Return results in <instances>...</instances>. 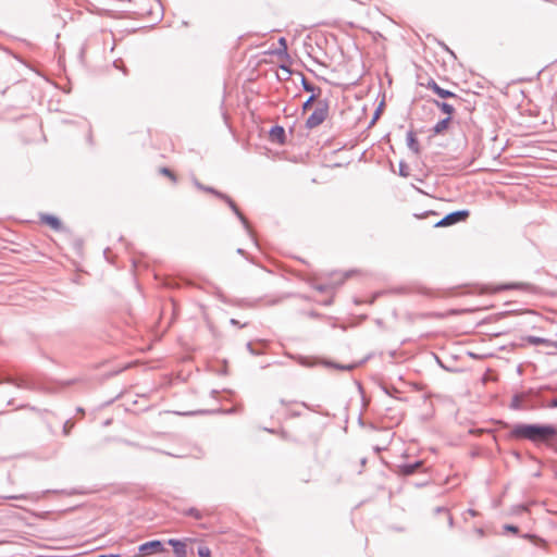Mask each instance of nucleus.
Listing matches in <instances>:
<instances>
[{
	"mask_svg": "<svg viewBox=\"0 0 557 557\" xmlns=\"http://www.w3.org/2000/svg\"><path fill=\"white\" fill-rule=\"evenodd\" d=\"M423 462L421 460L414 461L412 463H404L398 466V472L401 475H411L413 474L419 468H421Z\"/></svg>",
	"mask_w": 557,
	"mask_h": 557,
	"instance_id": "obj_12",
	"label": "nucleus"
},
{
	"mask_svg": "<svg viewBox=\"0 0 557 557\" xmlns=\"http://www.w3.org/2000/svg\"><path fill=\"white\" fill-rule=\"evenodd\" d=\"M198 555L199 557H212L211 550L208 546H199L198 547Z\"/></svg>",
	"mask_w": 557,
	"mask_h": 557,
	"instance_id": "obj_24",
	"label": "nucleus"
},
{
	"mask_svg": "<svg viewBox=\"0 0 557 557\" xmlns=\"http://www.w3.org/2000/svg\"><path fill=\"white\" fill-rule=\"evenodd\" d=\"M550 406L552 407H556L557 408V398H554L550 403Z\"/></svg>",
	"mask_w": 557,
	"mask_h": 557,
	"instance_id": "obj_36",
	"label": "nucleus"
},
{
	"mask_svg": "<svg viewBox=\"0 0 557 557\" xmlns=\"http://www.w3.org/2000/svg\"><path fill=\"white\" fill-rule=\"evenodd\" d=\"M73 426L74 423L71 420L65 421L63 425V434L67 436L71 433Z\"/></svg>",
	"mask_w": 557,
	"mask_h": 557,
	"instance_id": "obj_25",
	"label": "nucleus"
},
{
	"mask_svg": "<svg viewBox=\"0 0 557 557\" xmlns=\"http://www.w3.org/2000/svg\"><path fill=\"white\" fill-rule=\"evenodd\" d=\"M186 541H191L190 539H186L185 541L176 540V539H170L168 541V544L173 547L174 554L176 557H186L187 555V546Z\"/></svg>",
	"mask_w": 557,
	"mask_h": 557,
	"instance_id": "obj_10",
	"label": "nucleus"
},
{
	"mask_svg": "<svg viewBox=\"0 0 557 557\" xmlns=\"http://www.w3.org/2000/svg\"><path fill=\"white\" fill-rule=\"evenodd\" d=\"M425 214H429V212H425ZM430 214H434V215H436V212H434V211H430Z\"/></svg>",
	"mask_w": 557,
	"mask_h": 557,
	"instance_id": "obj_42",
	"label": "nucleus"
},
{
	"mask_svg": "<svg viewBox=\"0 0 557 557\" xmlns=\"http://www.w3.org/2000/svg\"><path fill=\"white\" fill-rule=\"evenodd\" d=\"M552 295H557V292H552Z\"/></svg>",
	"mask_w": 557,
	"mask_h": 557,
	"instance_id": "obj_45",
	"label": "nucleus"
},
{
	"mask_svg": "<svg viewBox=\"0 0 557 557\" xmlns=\"http://www.w3.org/2000/svg\"><path fill=\"white\" fill-rule=\"evenodd\" d=\"M247 349L248 351L251 354V355H255V356H258L261 354V351L259 350H256L253 347H252V344L251 343H247Z\"/></svg>",
	"mask_w": 557,
	"mask_h": 557,
	"instance_id": "obj_28",
	"label": "nucleus"
},
{
	"mask_svg": "<svg viewBox=\"0 0 557 557\" xmlns=\"http://www.w3.org/2000/svg\"><path fill=\"white\" fill-rule=\"evenodd\" d=\"M447 517H448V523H449V527H453V524H454V519H453V517H451V515H450L449 512L447 513Z\"/></svg>",
	"mask_w": 557,
	"mask_h": 557,
	"instance_id": "obj_35",
	"label": "nucleus"
},
{
	"mask_svg": "<svg viewBox=\"0 0 557 557\" xmlns=\"http://www.w3.org/2000/svg\"><path fill=\"white\" fill-rule=\"evenodd\" d=\"M301 85H302V88H304V90H305V91H308V92H310L311 95H312V94H317L318 96H320V94H321V88H320V87L314 86L313 84H311L310 82H308L305 77H302Z\"/></svg>",
	"mask_w": 557,
	"mask_h": 557,
	"instance_id": "obj_17",
	"label": "nucleus"
},
{
	"mask_svg": "<svg viewBox=\"0 0 557 557\" xmlns=\"http://www.w3.org/2000/svg\"><path fill=\"white\" fill-rule=\"evenodd\" d=\"M451 121L450 116H446L445 119L440 120L433 127L434 134H441L443 133L449 125Z\"/></svg>",
	"mask_w": 557,
	"mask_h": 557,
	"instance_id": "obj_16",
	"label": "nucleus"
},
{
	"mask_svg": "<svg viewBox=\"0 0 557 557\" xmlns=\"http://www.w3.org/2000/svg\"><path fill=\"white\" fill-rule=\"evenodd\" d=\"M5 382L23 389L34 391L37 388L36 383L28 377H8Z\"/></svg>",
	"mask_w": 557,
	"mask_h": 557,
	"instance_id": "obj_9",
	"label": "nucleus"
},
{
	"mask_svg": "<svg viewBox=\"0 0 557 557\" xmlns=\"http://www.w3.org/2000/svg\"><path fill=\"white\" fill-rule=\"evenodd\" d=\"M445 47V50L448 51L450 54L454 55V52L451 50H449V48L447 46H444Z\"/></svg>",
	"mask_w": 557,
	"mask_h": 557,
	"instance_id": "obj_40",
	"label": "nucleus"
},
{
	"mask_svg": "<svg viewBox=\"0 0 557 557\" xmlns=\"http://www.w3.org/2000/svg\"><path fill=\"white\" fill-rule=\"evenodd\" d=\"M523 395L522 394H515L511 398L510 408L513 410H520L523 409Z\"/></svg>",
	"mask_w": 557,
	"mask_h": 557,
	"instance_id": "obj_18",
	"label": "nucleus"
},
{
	"mask_svg": "<svg viewBox=\"0 0 557 557\" xmlns=\"http://www.w3.org/2000/svg\"><path fill=\"white\" fill-rule=\"evenodd\" d=\"M194 184L195 186L200 189V190H203V191H207V193H210L212 195H214L215 197H218V194H221V191H219L218 189L213 188V187H210V186H205L202 185L199 181L197 180H194Z\"/></svg>",
	"mask_w": 557,
	"mask_h": 557,
	"instance_id": "obj_19",
	"label": "nucleus"
},
{
	"mask_svg": "<svg viewBox=\"0 0 557 557\" xmlns=\"http://www.w3.org/2000/svg\"><path fill=\"white\" fill-rule=\"evenodd\" d=\"M519 509L520 510H525V507L524 506H519Z\"/></svg>",
	"mask_w": 557,
	"mask_h": 557,
	"instance_id": "obj_43",
	"label": "nucleus"
},
{
	"mask_svg": "<svg viewBox=\"0 0 557 557\" xmlns=\"http://www.w3.org/2000/svg\"><path fill=\"white\" fill-rule=\"evenodd\" d=\"M109 251H110V249H109V248L104 249V250H103V256H104V258H106L107 260H109V261H110Z\"/></svg>",
	"mask_w": 557,
	"mask_h": 557,
	"instance_id": "obj_34",
	"label": "nucleus"
},
{
	"mask_svg": "<svg viewBox=\"0 0 557 557\" xmlns=\"http://www.w3.org/2000/svg\"><path fill=\"white\" fill-rule=\"evenodd\" d=\"M426 87L431 89L434 94H436L440 98L443 99H453L455 103H461V98L455 92L442 88L434 79H430L426 84Z\"/></svg>",
	"mask_w": 557,
	"mask_h": 557,
	"instance_id": "obj_6",
	"label": "nucleus"
},
{
	"mask_svg": "<svg viewBox=\"0 0 557 557\" xmlns=\"http://www.w3.org/2000/svg\"><path fill=\"white\" fill-rule=\"evenodd\" d=\"M524 539H528L530 540L531 542H533L535 545H540V544H544V541L539 537L537 535L535 534H530V533H527V534H523L522 535Z\"/></svg>",
	"mask_w": 557,
	"mask_h": 557,
	"instance_id": "obj_22",
	"label": "nucleus"
},
{
	"mask_svg": "<svg viewBox=\"0 0 557 557\" xmlns=\"http://www.w3.org/2000/svg\"><path fill=\"white\" fill-rule=\"evenodd\" d=\"M231 324L239 325V322L236 319H231Z\"/></svg>",
	"mask_w": 557,
	"mask_h": 557,
	"instance_id": "obj_37",
	"label": "nucleus"
},
{
	"mask_svg": "<svg viewBox=\"0 0 557 557\" xmlns=\"http://www.w3.org/2000/svg\"><path fill=\"white\" fill-rule=\"evenodd\" d=\"M380 112H381V108H377L376 111L374 112V115H373V119H372V123L377 119Z\"/></svg>",
	"mask_w": 557,
	"mask_h": 557,
	"instance_id": "obj_33",
	"label": "nucleus"
},
{
	"mask_svg": "<svg viewBox=\"0 0 557 557\" xmlns=\"http://www.w3.org/2000/svg\"><path fill=\"white\" fill-rule=\"evenodd\" d=\"M329 110L330 104L329 101L325 100H318L317 107L313 110V112L309 115V117L306 121V127L308 129L315 128L317 126L321 125L326 117L329 116Z\"/></svg>",
	"mask_w": 557,
	"mask_h": 557,
	"instance_id": "obj_2",
	"label": "nucleus"
},
{
	"mask_svg": "<svg viewBox=\"0 0 557 557\" xmlns=\"http://www.w3.org/2000/svg\"><path fill=\"white\" fill-rule=\"evenodd\" d=\"M318 98L319 96L317 94L310 95L309 98L302 103V111L309 110Z\"/></svg>",
	"mask_w": 557,
	"mask_h": 557,
	"instance_id": "obj_20",
	"label": "nucleus"
},
{
	"mask_svg": "<svg viewBox=\"0 0 557 557\" xmlns=\"http://www.w3.org/2000/svg\"><path fill=\"white\" fill-rule=\"evenodd\" d=\"M470 215V211L468 209L456 210L447 213L442 219L434 223L435 227H446L451 226L460 222H465Z\"/></svg>",
	"mask_w": 557,
	"mask_h": 557,
	"instance_id": "obj_3",
	"label": "nucleus"
},
{
	"mask_svg": "<svg viewBox=\"0 0 557 557\" xmlns=\"http://www.w3.org/2000/svg\"><path fill=\"white\" fill-rule=\"evenodd\" d=\"M7 499H26V495H15V496H7Z\"/></svg>",
	"mask_w": 557,
	"mask_h": 557,
	"instance_id": "obj_30",
	"label": "nucleus"
},
{
	"mask_svg": "<svg viewBox=\"0 0 557 557\" xmlns=\"http://www.w3.org/2000/svg\"><path fill=\"white\" fill-rule=\"evenodd\" d=\"M278 44H280L281 46H283L284 51H286V49H287V45H286V39H285L284 37H281V38L278 39Z\"/></svg>",
	"mask_w": 557,
	"mask_h": 557,
	"instance_id": "obj_31",
	"label": "nucleus"
},
{
	"mask_svg": "<svg viewBox=\"0 0 557 557\" xmlns=\"http://www.w3.org/2000/svg\"><path fill=\"white\" fill-rule=\"evenodd\" d=\"M270 140L280 145L285 144L286 133L283 126L274 125L269 132Z\"/></svg>",
	"mask_w": 557,
	"mask_h": 557,
	"instance_id": "obj_11",
	"label": "nucleus"
},
{
	"mask_svg": "<svg viewBox=\"0 0 557 557\" xmlns=\"http://www.w3.org/2000/svg\"><path fill=\"white\" fill-rule=\"evenodd\" d=\"M185 515L190 516L197 520L202 518V513L196 508H189L185 511Z\"/></svg>",
	"mask_w": 557,
	"mask_h": 557,
	"instance_id": "obj_23",
	"label": "nucleus"
},
{
	"mask_svg": "<svg viewBox=\"0 0 557 557\" xmlns=\"http://www.w3.org/2000/svg\"><path fill=\"white\" fill-rule=\"evenodd\" d=\"M435 511H436L437 513H440V512L448 513V511H447V509H446L445 507H437V508L435 509Z\"/></svg>",
	"mask_w": 557,
	"mask_h": 557,
	"instance_id": "obj_32",
	"label": "nucleus"
},
{
	"mask_svg": "<svg viewBox=\"0 0 557 557\" xmlns=\"http://www.w3.org/2000/svg\"><path fill=\"white\" fill-rule=\"evenodd\" d=\"M164 550H165V548H164L163 543L159 540H153V541H149V542H146V543L139 545L138 555L139 556H148V555L161 553Z\"/></svg>",
	"mask_w": 557,
	"mask_h": 557,
	"instance_id": "obj_7",
	"label": "nucleus"
},
{
	"mask_svg": "<svg viewBox=\"0 0 557 557\" xmlns=\"http://www.w3.org/2000/svg\"><path fill=\"white\" fill-rule=\"evenodd\" d=\"M468 512L473 517L476 516V511L473 509H469Z\"/></svg>",
	"mask_w": 557,
	"mask_h": 557,
	"instance_id": "obj_38",
	"label": "nucleus"
},
{
	"mask_svg": "<svg viewBox=\"0 0 557 557\" xmlns=\"http://www.w3.org/2000/svg\"><path fill=\"white\" fill-rule=\"evenodd\" d=\"M511 438L528 440L533 443H549L557 437V428L553 424H527L517 423L511 426Z\"/></svg>",
	"mask_w": 557,
	"mask_h": 557,
	"instance_id": "obj_1",
	"label": "nucleus"
},
{
	"mask_svg": "<svg viewBox=\"0 0 557 557\" xmlns=\"http://www.w3.org/2000/svg\"><path fill=\"white\" fill-rule=\"evenodd\" d=\"M527 341L531 345H541L547 343V339L537 336H528Z\"/></svg>",
	"mask_w": 557,
	"mask_h": 557,
	"instance_id": "obj_21",
	"label": "nucleus"
},
{
	"mask_svg": "<svg viewBox=\"0 0 557 557\" xmlns=\"http://www.w3.org/2000/svg\"><path fill=\"white\" fill-rule=\"evenodd\" d=\"M504 530L506 532H511L513 534H518L519 533V528L517 525H513V524H505L504 525Z\"/></svg>",
	"mask_w": 557,
	"mask_h": 557,
	"instance_id": "obj_26",
	"label": "nucleus"
},
{
	"mask_svg": "<svg viewBox=\"0 0 557 557\" xmlns=\"http://www.w3.org/2000/svg\"><path fill=\"white\" fill-rule=\"evenodd\" d=\"M218 198L224 200L227 203V206L232 209V211L240 220V222L243 223L245 228L248 230L249 228L248 221L243 215V213L239 211V209H238L237 205L234 202V200L231 197H228L226 194H223V193L218 194Z\"/></svg>",
	"mask_w": 557,
	"mask_h": 557,
	"instance_id": "obj_8",
	"label": "nucleus"
},
{
	"mask_svg": "<svg viewBox=\"0 0 557 557\" xmlns=\"http://www.w3.org/2000/svg\"><path fill=\"white\" fill-rule=\"evenodd\" d=\"M282 70H285L287 73H290L286 66H282Z\"/></svg>",
	"mask_w": 557,
	"mask_h": 557,
	"instance_id": "obj_41",
	"label": "nucleus"
},
{
	"mask_svg": "<svg viewBox=\"0 0 557 557\" xmlns=\"http://www.w3.org/2000/svg\"><path fill=\"white\" fill-rule=\"evenodd\" d=\"M354 274V271H347V272H333L331 273L330 281L327 283L318 284L315 286V289L319 292H329L330 289L339 287L348 277H350Z\"/></svg>",
	"mask_w": 557,
	"mask_h": 557,
	"instance_id": "obj_4",
	"label": "nucleus"
},
{
	"mask_svg": "<svg viewBox=\"0 0 557 557\" xmlns=\"http://www.w3.org/2000/svg\"><path fill=\"white\" fill-rule=\"evenodd\" d=\"M507 289H520L532 294H542L543 289L536 285L530 283H509L496 286L494 292L507 290Z\"/></svg>",
	"mask_w": 557,
	"mask_h": 557,
	"instance_id": "obj_5",
	"label": "nucleus"
},
{
	"mask_svg": "<svg viewBox=\"0 0 557 557\" xmlns=\"http://www.w3.org/2000/svg\"><path fill=\"white\" fill-rule=\"evenodd\" d=\"M407 146L413 153L420 152V145L413 131L407 133Z\"/></svg>",
	"mask_w": 557,
	"mask_h": 557,
	"instance_id": "obj_14",
	"label": "nucleus"
},
{
	"mask_svg": "<svg viewBox=\"0 0 557 557\" xmlns=\"http://www.w3.org/2000/svg\"><path fill=\"white\" fill-rule=\"evenodd\" d=\"M434 104L440 108V110L447 114V116H451V114L455 112V104L454 103H448V102H445V101H438V100H434Z\"/></svg>",
	"mask_w": 557,
	"mask_h": 557,
	"instance_id": "obj_15",
	"label": "nucleus"
},
{
	"mask_svg": "<svg viewBox=\"0 0 557 557\" xmlns=\"http://www.w3.org/2000/svg\"><path fill=\"white\" fill-rule=\"evenodd\" d=\"M88 141L91 144L92 141V136H91V132L89 131V134H88Z\"/></svg>",
	"mask_w": 557,
	"mask_h": 557,
	"instance_id": "obj_39",
	"label": "nucleus"
},
{
	"mask_svg": "<svg viewBox=\"0 0 557 557\" xmlns=\"http://www.w3.org/2000/svg\"><path fill=\"white\" fill-rule=\"evenodd\" d=\"M556 278H557V276H556Z\"/></svg>",
	"mask_w": 557,
	"mask_h": 557,
	"instance_id": "obj_46",
	"label": "nucleus"
},
{
	"mask_svg": "<svg viewBox=\"0 0 557 557\" xmlns=\"http://www.w3.org/2000/svg\"><path fill=\"white\" fill-rule=\"evenodd\" d=\"M160 173H161V174H163V175L169 176V177H170L171 180H173V181H175V180H176V177H175V175L173 174V172H172L170 169H168V168H161V169H160Z\"/></svg>",
	"mask_w": 557,
	"mask_h": 557,
	"instance_id": "obj_27",
	"label": "nucleus"
},
{
	"mask_svg": "<svg viewBox=\"0 0 557 557\" xmlns=\"http://www.w3.org/2000/svg\"><path fill=\"white\" fill-rule=\"evenodd\" d=\"M335 367L337 369L346 370V371H350V370L355 369V364H347V366L336 364Z\"/></svg>",
	"mask_w": 557,
	"mask_h": 557,
	"instance_id": "obj_29",
	"label": "nucleus"
},
{
	"mask_svg": "<svg viewBox=\"0 0 557 557\" xmlns=\"http://www.w3.org/2000/svg\"><path fill=\"white\" fill-rule=\"evenodd\" d=\"M40 221L55 231H60L63 227L60 219L52 214H40Z\"/></svg>",
	"mask_w": 557,
	"mask_h": 557,
	"instance_id": "obj_13",
	"label": "nucleus"
},
{
	"mask_svg": "<svg viewBox=\"0 0 557 557\" xmlns=\"http://www.w3.org/2000/svg\"><path fill=\"white\" fill-rule=\"evenodd\" d=\"M237 252H238V253H243V249L238 248V249H237Z\"/></svg>",
	"mask_w": 557,
	"mask_h": 557,
	"instance_id": "obj_44",
	"label": "nucleus"
}]
</instances>
